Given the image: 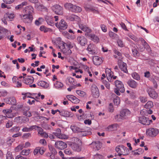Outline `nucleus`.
<instances>
[{
	"mask_svg": "<svg viewBox=\"0 0 159 159\" xmlns=\"http://www.w3.org/2000/svg\"><path fill=\"white\" fill-rule=\"evenodd\" d=\"M130 113V111L128 109H124L121 111L120 115L116 116L115 118L117 121H120L124 119L125 116L129 114Z\"/></svg>",
	"mask_w": 159,
	"mask_h": 159,
	"instance_id": "nucleus-1",
	"label": "nucleus"
},
{
	"mask_svg": "<svg viewBox=\"0 0 159 159\" xmlns=\"http://www.w3.org/2000/svg\"><path fill=\"white\" fill-rule=\"evenodd\" d=\"M21 20L25 23H31L33 20V15L25 14V15H20Z\"/></svg>",
	"mask_w": 159,
	"mask_h": 159,
	"instance_id": "nucleus-2",
	"label": "nucleus"
},
{
	"mask_svg": "<svg viewBox=\"0 0 159 159\" xmlns=\"http://www.w3.org/2000/svg\"><path fill=\"white\" fill-rule=\"evenodd\" d=\"M158 129L156 128H150L147 129L146 131L147 135H148L150 137H153L156 136L159 133Z\"/></svg>",
	"mask_w": 159,
	"mask_h": 159,
	"instance_id": "nucleus-3",
	"label": "nucleus"
},
{
	"mask_svg": "<svg viewBox=\"0 0 159 159\" xmlns=\"http://www.w3.org/2000/svg\"><path fill=\"white\" fill-rule=\"evenodd\" d=\"M92 95L94 98H97L99 96V92L97 87L95 84H93L91 87Z\"/></svg>",
	"mask_w": 159,
	"mask_h": 159,
	"instance_id": "nucleus-4",
	"label": "nucleus"
},
{
	"mask_svg": "<svg viewBox=\"0 0 159 159\" xmlns=\"http://www.w3.org/2000/svg\"><path fill=\"white\" fill-rule=\"evenodd\" d=\"M139 121L143 125H149L152 121L151 120H149L148 118L142 116L139 117Z\"/></svg>",
	"mask_w": 159,
	"mask_h": 159,
	"instance_id": "nucleus-5",
	"label": "nucleus"
},
{
	"mask_svg": "<svg viewBox=\"0 0 159 159\" xmlns=\"http://www.w3.org/2000/svg\"><path fill=\"white\" fill-rule=\"evenodd\" d=\"M147 91L149 96L151 98L153 99H156L157 98L158 96V94L152 88H148Z\"/></svg>",
	"mask_w": 159,
	"mask_h": 159,
	"instance_id": "nucleus-6",
	"label": "nucleus"
},
{
	"mask_svg": "<svg viewBox=\"0 0 159 159\" xmlns=\"http://www.w3.org/2000/svg\"><path fill=\"white\" fill-rule=\"evenodd\" d=\"M55 25L60 30H64L66 29L67 27L66 22L63 20H61L59 23H56Z\"/></svg>",
	"mask_w": 159,
	"mask_h": 159,
	"instance_id": "nucleus-7",
	"label": "nucleus"
},
{
	"mask_svg": "<svg viewBox=\"0 0 159 159\" xmlns=\"http://www.w3.org/2000/svg\"><path fill=\"white\" fill-rule=\"evenodd\" d=\"M55 147L60 150L65 149L67 147V144L61 141L56 142L55 144Z\"/></svg>",
	"mask_w": 159,
	"mask_h": 159,
	"instance_id": "nucleus-8",
	"label": "nucleus"
},
{
	"mask_svg": "<svg viewBox=\"0 0 159 159\" xmlns=\"http://www.w3.org/2000/svg\"><path fill=\"white\" fill-rule=\"evenodd\" d=\"M53 11L58 15H62L63 14V7L58 5H56L53 7Z\"/></svg>",
	"mask_w": 159,
	"mask_h": 159,
	"instance_id": "nucleus-9",
	"label": "nucleus"
},
{
	"mask_svg": "<svg viewBox=\"0 0 159 159\" xmlns=\"http://www.w3.org/2000/svg\"><path fill=\"white\" fill-rule=\"evenodd\" d=\"M115 84L116 88L119 90L120 91L121 93H124L125 91V89L124 87V85L122 82L116 80L115 82Z\"/></svg>",
	"mask_w": 159,
	"mask_h": 159,
	"instance_id": "nucleus-10",
	"label": "nucleus"
},
{
	"mask_svg": "<svg viewBox=\"0 0 159 159\" xmlns=\"http://www.w3.org/2000/svg\"><path fill=\"white\" fill-rule=\"evenodd\" d=\"M118 64L119 66V68L122 71L125 73H128L126 63L124 62L121 60H120L118 61Z\"/></svg>",
	"mask_w": 159,
	"mask_h": 159,
	"instance_id": "nucleus-11",
	"label": "nucleus"
},
{
	"mask_svg": "<svg viewBox=\"0 0 159 159\" xmlns=\"http://www.w3.org/2000/svg\"><path fill=\"white\" fill-rule=\"evenodd\" d=\"M78 43L82 46H84L87 43L86 38L83 36H79L77 38Z\"/></svg>",
	"mask_w": 159,
	"mask_h": 159,
	"instance_id": "nucleus-12",
	"label": "nucleus"
},
{
	"mask_svg": "<svg viewBox=\"0 0 159 159\" xmlns=\"http://www.w3.org/2000/svg\"><path fill=\"white\" fill-rule=\"evenodd\" d=\"M23 82L26 84L30 85L34 82V78L31 76H27L25 77H23Z\"/></svg>",
	"mask_w": 159,
	"mask_h": 159,
	"instance_id": "nucleus-13",
	"label": "nucleus"
},
{
	"mask_svg": "<svg viewBox=\"0 0 159 159\" xmlns=\"http://www.w3.org/2000/svg\"><path fill=\"white\" fill-rule=\"evenodd\" d=\"M70 146L72 149L74 151L79 152L81 150V146L75 143H71Z\"/></svg>",
	"mask_w": 159,
	"mask_h": 159,
	"instance_id": "nucleus-14",
	"label": "nucleus"
},
{
	"mask_svg": "<svg viewBox=\"0 0 159 159\" xmlns=\"http://www.w3.org/2000/svg\"><path fill=\"white\" fill-rule=\"evenodd\" d=\"M34 9L33 7L31 6H26L23 9L24 13L26 14L33 15L34 13Z\"/></svg>",
	"mask_w": 159,
	"mask_h": 159,
	"instance_id": "nucleus-15",
	"label": "nucleus"
},
{
	"mask_svg": "<svg viewBox=\"0 0 159 159\" xmlns=\"http://www.w3.org/2000/svg\"><path fill=\"white\" fill-rule=\"evenodd\" d=\"M91 145L93 147V148L95 150H98L101 148L102 146V143L99 141H95L93 142Z\"/></svg>",
	"mask_w": 159,
	"mask_h": 159,
	"instance_id": "nucleus-16",
	"label": "nucleus"
},
{
	"mask_svg": "<svg viewBox=\"0 0 159 159\" xmlns=\"http://www.w3.org/2000/svg\"><path fill=\"white\" fill-rule=\"evenodd\" d=\"M66 98L74 103L77 104L80 102V100L79 99L72 95H67Z\"/></svg>",
	"mask_w": 159,
	"mask_h": 159,
	"instance_id": "nucleus-17",
	"label": "nucleus"
},
{
	"mask_svg": "<svg viewBox=\"0 0 159 159\" xmlns=\"http://www.w3.org/2000/svg\"><path fill=\"white\" fill-rule=\"evenodd\" d=\"M87 36L89 39L93 41L94 42L96 43H98L99 41V39L98 37L93 34H88Z\"/></svg>",
	"mask_w": 159,
	"mask_h": 159,
	"instance_id": "nucleus-18",
	"label": "nucleus"
},
{
	"mask_svg": "<svg viewBox=\"0 0 159 159\" xmlns=\"http://www.w3.org/2000/svg\"><path fill=\"white\" fill-rule=\"evenodd\" d=\"M2 112L5 114L7 118H11L13 117V116L12 113V110L11 109H7L3 110Z\"/></svg>",
	"mask_w": 159,
	"mask_h": 159,
	"instance_id": "nucleus-19",
	"label": "nucleus"
},
{
	"mask_svg": "<svg viewBox=\"0 0 159 159\" xmlns=\"http://www.w3.org/2000/svg\"><path fill=\"white\" fill-rule=\"evenodd\" d=\"M93 61L94 64L99 65L102 62V60L98 56H94L93 57Z\"/></svg>",
	"mask_w": 159,
	"mask_h": 159,
	"instance_id": "nucleus-20",
	"label": "nucleus"
},
{
	"mask_svg": "<svg viewBox=\"0 0 159 159\" xmlns=\"http://www.w3.org/2000/svg\"><path fill=\"white\" fill-rule=\"evenodd\" d=\"M80 117L81 118L82 117V119H84L90 117L91 118V119H92L94 117L88 111H85L82 115L80 116Z\"/></svg>",
	"mask_w": 159,
	"mask_h": 159,
	"instance_id": "nucleus-21",
	"label": "nucleus"
},
{
	"mask_svg": "<svg viewBox=\"0 0 159 159\" xmlns=\"http://www.w3.org/2000/svg\"><path fill=\"white\" fill-rule=\"evenodd\" d=\"M105 72L107 80L111 82L113 72L108 68L106 69Z\"/></svg>",
	"mask_w": 159,
	"mask_h": 159,
	"instance_id": "nucleus-22",
	"label": "nucleus"
},
{
	"mask_svg": "<svg viewBox=\"0 0 159 159\" xmlns=\"http://www.w3.org/2000/svg\"><path fill=\"white\" fill-rule=\"evenodd\" d=\"M75 5L70 3H66L64 4L65 8L69 11L73 12Z\"/></svg>",
	"mask_w": 159,
	"mask_h": 159,
	"instance_id": "nucleus-23",
	"label": "nucleus"
},
{
	"mask_svg": "<svg viewBox=\"0 0 159 159\" xmlns=\"http://www.w3.org/2000/svg\"><path fill=\"white\" fill-rule=\"evenodd\" d=\"M7 103L9 104L15 105L16 103V100L14 97L7 98L5 99Z\"/></svg>",
	"mask_w": 159,
	"mask_h": 159,
	"instance_id": "nucleus-24",
	"label": "nucleus"
},
{
	"mask_svg": "<svg viewBox=\"0 0 159 159\" xmlns=\"http://www.w3.org/2000/svg\"><path fill=\"white\" fill-rule=\"evenodd\" d=\"M22 109L23 110V113L24 116L28 117H30L32 116L31 112L29 111L30 110V108L29 107H23L22 108Z\"/></svg>",
	"mask_w": 159,
	"mask_h": 159,
	"instance_id": "nucleus-25",
	"label": "nucleus"
},
{
	"mask_svg": "<svg viewBox=\"0 0 159 159\" xmlns=\"http://www.w3.org/2000/svg\"><path fill=\"white\" fill-rule=\"evenodd\" d=\"M127 84L130 87L134 89L137 86V82L132 79L129 80L127 81Z\"/></svg>",
	"mask_w": 159,
	"mask_h": 159,
	"instance_id": "nucleus-26",
	"label": "nucleus"
},
{
	"mask_svg": "<svg viewBox=\"0 0 159 159\" xmlns=\"http://www.w3.org/2000/svg\"><path fill=\"white\" fill-rule=\"evenodd\" d=\"M45 19L48 24L51 26H53L54 25V20L52 17L46 16H45Z\"/></svg>",
	"mask_w": 159,
	"mask_h": 159,
	"instance_id": "nucleus-27",
	"label": "nucleus"
},
{
	"mask_svg": "<svg viewBox=\"0 0 159 159\" xmlns=\"http://www.w3.org/2000/svg\"><path fill=\"white\" fill-rule=\"evenodd\" d=\"M37 84L38 86L41 87L44 89H47L49 86V84L43 81H39Z\"/></svg>",
	"mask_w": 159,
	"mask_h": 159,
	"instance_id": "nucleus-28",
	"label": "nucleus"
},
{
	"mask_svg": "<svg viewBox=\"0 0 159 159\" xmlns=\"http://www.w3.org/2000/svg\"><path fill=\"white\" fill-rule=\"evenodd\" d=\"M80 28L83 31L87 33H90L91 30L86 25L83 24H80L79 25Z\"/></svg>",
	"mask_w": 159,
	"mask_h": 159,
	"instance_id": "nucleus-29",
	"label": "nucleus"
},
{
	"mask_svg": "<svg viewBox=\"0 0 159 159\" xmlns=\"http://www.w3.org/2000/svg\"><path fill=\"white\" fill-rule=\"evenodd\" d=\"M70 128L74 132H80L84 130V129L80 128L75 125H71Z\"/></svg>",
	"mask_w": 159,
	"mask_h": 159,
	"instance_id": "nucleus-30",
	"label": "nucleus"
},
{
	"mask_svg": "<svg viewBox=\"0 0 159 159\" xmlns=\"http://www.w3.org/2000/svg\"><path fill=\"white\" fill-rule=\"evenodd\" d=\"M5 17L7 20L11 21L14 18L15 16L13 13L7 12L4 14Z\"/></svg>",
	"mask_w": 159,
	"mask_h": 159,
	"instance_id": "nucleus-31",
	"label": "nucleus"
},
{
	"mask_svg": "<svg viewBox=\"0 0 159 159\" xmlns=\"http://www.w3.org/2000/svg\"><path fill=\"white\" fill-rule=\"evenodd\" d=\"M87 50L88 51L89 54L93 55L96 54L95 51L93 49V45L91 43L89 45Z\"/></svg>",
	"mask_w": 159,
	"mask_h": 159,
	"instance_id": "nucleus-32",
	"label": "nucleus"
},
{
	"mask_svg": "<svg viewBox=\"0 0 159 159\" xmlns=\"http://www.w3.org/2000/svg\"><path fill=\"white\" fill-rule=\"evenodd\" d=\"M60 114L61 116L68 117L70 115V112L64 110L60 111Z\"/></svg>",
	"mask_w": 159,
	"mask_h": 159,
	"instance_id": "nucleus-33",
	"label": "nucleus"
},
{
	"mask_svg": "<svg viewBox=\"0 0 159 159\" xmlns=\"http://www.w3.org/2000/svg\"><path fill=\"white\" fill-rule=\"evenodd\" d=\"M61 130L60 129H57V132H54L53 134L57 138L61 139H65V138L64 135H62L60 133Z\"/></svg>",
	"mask_w": 159,
	"mask_h": 159,
	"instance_id": "nucleus-34",
	"label": "nucleus"
},
{
	"mask_svg": "<svg viewBox=\"0 0 159 159\" xmlns=\"http://www.w3.org/2000/svg\"><path fill=\"white\" fill-rule=\"evenodd\" d=\"M77 17V16L74 14L69 15L66 16L67 19L71 21L75 20Z\"/></svg>",
	"mask_w": 159,
	"mask_h": 159,
	"instance_id": "nucleus-35",
	"label": "nucleus"
},
{
	"mask_svg": "<svg viewBox=\"0 0 159 159\" xmlns=\"http://www.w3.org/2000/svg\"><path fill=\"white\" fill-rule=\"evenodd\" d=\"M116 125L115 124H113L109 125L106 128V130L107 131H112L116 129Z\"/></svg>",
	"mask_w": 159,
	"mask_h": 159,
	"instance_id": "nucleus-36",
	"label": "nucleus"
},
{
	"mask_svg": "<svg viewBox=\"0 0 159 159\" xmlns=\"http://www.w3.org/2000/svg\"><path fill=\"white\" fill-rule=\"evenodd\" d=\"M36 127V126H34V125H32L30 126L29 128H27L25 127L23 128L22 130V131L24 132H30L32 131L34 129V127Z\"/></svg>",
	"mask_w": 159,
	"mask_h": 159,
	"instance_id": "nucleus-37",
	"label": "nucleus"
},
{
	"mask_svg": "<svg viewBox=\"0 0 159 159\" xmlns=\"http://www.w3.org/2000/svg\"><path fill=\"white\" fill-rule=\"evenodd\" d=\"M62 51L64 54L66 55H70L72 53L70 49L66 48H63Z\"/></svg>",
	"mask_w": 159,
	"mask_h": 159,
	"instance_id": "nucleus-38",
	"label": "nucleus"
},
{
	"mask_svg": "<svg viewBox=\"0 0 159 159\" xmlns=\"http://www.w3.org/2000/svg\"><path fill=\"white\" fill-rule=\"evenodd\" d=\"M153 106V103L151 101H148L144 106V107L147 109H150Z\"/></svg>",
	"mask_w": 159,
	"mask_h": 159,
	"instance_id": "nucleus-39",
	"label": "nucleus"
},
{
	"mask_svg": "<svg viewBox=\"0 0 159 159\" xmlns=\"http://www.w3.org/2000/svg\"><path fill=\"white\" fill-rule=\"evenodd\" d=\"M81 132L80 135L82 136H85L88 135H91L92 132L90 130L84 131V129Z\"/></svg>",
	"mask_w": 159,
	"mask_h": 159,
	"instance_id": "nucleus-40",
	"label": "nucleus"
},
{
	"mask_svg": "<svg viewBox=\"0 0 159 159\" xmlns=\"http://www.w3.org/2000/svg\"><path fill=\"white\" fill-rule=\"evenodd\" d=\"M67 80L70 83V85L72 86H75V79L71 77H69L67 79Z\"/></svg>",
	"mask_w": 159,
	"mask_h": 159,
	"instance_id": "nucleus-41",
	"label": "nucleus"
},
{
	"mask_svg": "<svg viewBox=\"0 0 159 159\" xmlns=\"http://www.w3.org/2000/svg\"><path fill=\"white\" fill-rule=\"evenodd\" d=\"M143 46L144 47V49H146L148 54H150L152 53V50L150 47L148 43L144 45Z\"/></svg>",
	"mask_w": 159,
	"mask_h": 159,
	"instance_id": "nucleus-42",
	"label": "nucleus"
},
{
	"mask_svg": "<svg viewBox=\"0 0 159 159\" xmlns=\"http://www.w3.org/2000/svg\"><path fill=\"white\" fill-rule=\"evenodd\" d=\"M27 2H24L21 3L20 4H19L15 7V9L16 10H18L20 8H22L23 6L27 5Z\"/></svg>",
	"mask_w": 159,
	"mask_h": 159,
	"instance_id": "nucleus-43",
	"label": "nucleus"
},
{
	"mask_svg": "<svg viewBox=\"0 0 159 159\" xmlns=\"http://www.w3.org/2000/svg\"><path fill=\"white\" fill-rule=\"evenodd\" d=\"M48 147L51 153V154L53 155H56L57 154V152L54 147L52 146H49Z\"/></svg>",
	"mask_w": 159,
	"mask_h": 159,
	"instance_id": "nucleus-44",
	"label": "nucleus"
},
{
	"mask_svg": "<svg viewBox=\"0 0 159 159\" xmlns=\"http://www.w3.org/2000/svg\"><path fill=\"white\" fill-rule=\"evenodd\" d=\"M30 149H23L20 152V154L22 155L27 156L30 154Z\"/></svg>",
	"mask_w": 159,
	"mask_h": 159,
	"instance_id": "nucleus-45",
	"label": "nucleus"
},
{
	"mask_svg": "<svg viewBox=\"0 0 159 159\" xmlns=\"http://www.w3.org/2000/svg\"><path fill=\"white\" fill-rule=\"evenodd\" d=\"M131 75L132 77L134 79L139 80L140 79V77L137 73L136 72H134Z\"/></svg>",
	"mask_w": 159,
	"mask_h": 159,
	"instance_id": "nucleus-46",
	"label": "nucleus"
},
{
	"mask_svg": "<svg viewBox=\"0 0 159 159\" xmlns=\"http://www.w3.org/2000/svg\"><path fill=\"white\" fill-rule=\"evenodd\" d=\"M54 86L57 89H60L62 88L63 86V84L61 82L57 81L54 84Z\"/></svg>",
	"mask_w": 159,
	"mask_h": 159,
	"instance_id": "nucleus-47",
	"label": "nucleus"
},
{
	"mask_svg": "<svg viewBox=\"0 0 159 159\" xmlns=\"http://www.w3.org/2000/svg\"><path fill=\"white\" fill-rule=\"evenodd\" d=\"M20 129L19 127L16 126L12 127L10 130V131L11 132H18Z\"/></svg>",
	"mask_w": 159,
	"mask_h": 159,
	"instance_id": "nucleus-48",
	"label": "nucleus"
},
{
	"mask_svg": "<svg viewBox=\"0 0 159 159\" xmlns=\"http://www.w3.org/2000/svg\"><path fill=\"white\" fill-rule=\"evenodd\" d=\"M39 29L41 31H43L45 33L48 32L50 30V29L47 28L44 25L41 26Z\"/></svg>",
	"mask_w": 159,
	"mask_h": 159,
	"instance_id": "nucleus-49",
	"label": "nucleus"
},
{
	"mask_svg": "<svg viewBox=\"0 0 159 159\" xmlns=\"http://www.w3.org/2000/svg\"><path fill=\"white\" fill-rule=\"evenodd\" d=\"M132 52L133 55L135 57H138L139 55V53L136 49H132Z\"/></svg>",
	"mask_w": 159,
	"mask_h": 159,
	"instance_id": "nucleus-50",
	"label": "nucleus"
},
{
	"mask_svg": "<svg viewBox=\"0 0 159 159\" xmlns=\"http://www.w3.org/2000/svg\"><path fill=\"white\" fill-rule=\"evenodd\" d=\"M34 126H36V127H34V129L36 130V128H38V134H39L41 135L44 132H43V129L41 127L36 125H34Z\"/></svg>",
	"mask_w": 159,
	"mask_h": 159,
	"instance_id": "nucleus-51",
	"label": "nucleus"
},
{
	"mask_svg": "<svg viewBox=\"0 0 159 159\" xmlns=\"http://www.w3.org/2000/svg\"><path fill=\"white\" fill-rule=\"evenodd\" d=\"M38 9L41 11H48L47 8L43 5H40L38 6Z\"/></svg>",
	"mask_w": 159,
	"mask_h": 159,
	"instance_id": "nucleus-52",
	"label": "nucleus"
},
{
	"mask_svg": "<svg viewBox=\"0 0 159 159\" xmlns=\"http://www.w3.org/2000/svg\"><path fill=\"white\" fill-rule=\"evenodd\" d=\"M82 10L81 8L80 7L75 5L73 12L77 13L80 12Z\"/></svg>",
	"mask_w": 159,
	"mask_h": 159,
	"instance_id": "nucleus-53",
	"label": "nucleus"
},
{
	"mask_svg": "<svg viewBox=\"0 0 159 159\" xmlns=\"http://www.w3.org/2000/svg\"><path fill=\"white\" fill-rule=\"evenodd\" d=\"M120 98L117 97L116 98H114V102L115 105H118L120 103Z\"/></svg>",
	"mask_w": 159,
	"mask_h": 159,
	"instance_id": "nucleus-54",
	"label": "nucleus"
},
{
	"mask_svg": "<svg viewBox=\"0 0 159 159\" xmlns=\"http://www.w3.org/2000/svg\"><path fill=\"white\" fill-rule=\"evenodd\" d=\"M129 37L135 42L137 43L139 42V38L134 35H129Z\"/></svg>",
	"mask_w": 159,
	"mask_h": 159,
	"instance_id": "nucleus-55",
	"label": "nucleus"
},
{
	"mask_svg": "<svg viewBox=\"0 0 159 159\" xmlns=\"http://www.w3.org/2000/svg\"><path fill=\"white\" fill-rule=\"evenodd\" d=\"M76 93L81 97H84L85 95V93L84 92L80 90H77Z\"/></svg>",
	"mask_w": 159,
	"mask_h": 159,
	"instance_id": "nucleus-56",
	"label": "nucleus"
},
{
	"mask_svg": "<svg viewBox=\"0 0 159 159\" xmlns=\"http://www.w3.org/2000/svg\"><path fill=\"white\" fill-rule=\"evenodd\" d=\"M150 80L153 83L154 87L157 88V84L155 79L153 78H151Z\"/></svg>",
	"mask_w": 159,
	"mask_h": 159,
	"instance_id": "nucleus-57",
	"label": "nucleus"
},
{
	"mask_svg": "<svg viewBox=\"0 0 159 159\" xmlns=\"http://www.w3.org/2000/svg\"><path fill=\"white\" fill-rule=\"evenodd\" d=\"M120 146H118L116 147V151L118 153V155H117L119 156H121L122 155L121 150L120 148Z\"/></svg>",
	"mask_w": 159,
	"mask_h": 159,
	"instance_id": "nucleus-58",
	"label": "nucleus"
},
{
	"mask_svg": "<svg viewBox=\"0 0 159 159\" xmlns=\"http://www.w3.org/2000/svg\"><path fill=\"white\" fill-rule=\"evenodd\" d=\"M6 30L4 28H1L0 29V40L4 37L3 31Z\"/></svg>",
	"mask_w": 159,
	"mask_h": 159,
	"instance_id": "nucleus-59",
	"label": "nucleus"
},
{
	"mask_svg": "<svg viewBox=\"0 0 159 159\" xmlns=\"http://www.w3.org/2000/svg\"><path fill=\"white\" fill-rule=\"evenodd\" d=\"M103 83L106 88L109 89L110 88V84L109 82L106 80H103Z\"/></svg>",
	"mask_w": 159,
	"mask_h": 159,
	"instance_id": "nucleus-60",
	"label": "nucleus"
},
{
	"mask_svg": "<svg viewBox=\"0 0 159 159\" xmlns=\"http://www.w3.org/2000/svg\"><path fill=\"white\" fill-rule=\"evenodd\" d=\"M6 157L7 159H14L12 156L11 153L10 152H7Z\"/></svg>",
	"mask_w": 159,
	"mask_h": 159,
	"instance_id": "nucleus-61",
	"label": "nucleus"
},
{
	"mask_svg": "<svg viewBox=\"0 0 159 159\" xmlns=\"http://www.w3.org/2000/svg\"><path fill=\"white\" fill-rule=\"evenodd\" d=\"M23 148V146L21 145H19L15 148V152H18L20 150H22Z\"/></svg>",
	"mask_w": 159,
	"mask_h": 159,
	"instance_id": "nucleus-62",
	"label": "nucleus"
},
{
	"mask_svg": "<svg viewBox=\"0 0 159 159\" xmlns=\"http://www.w3.org/2000/svg\"><path fill=\"white\" fill-rule=\"evenodd\" d=\"M31 136V134L30 133H26L24 134L22 136L23 139H27L30 137Z\"/></svg>",
	"mask_w": 159,
	"mask_h": 159,
	"instance_id": "nucleus-63",
	"label": "nucleus"
},
{
	"mask_svg": "<svg viewBox=\"0 0 159 159\" xmlns=\"http://www.w3.org/2000/svg\"><path fill=\"white\" fill-rule=\"evenodd\" d=\"M109 34L110 37L112 39L115 38L116 34L114 33V32L110 31L109 32Z\"/></svg>",
	"mask_w": 159,
	"mask_h": 159,
	"instance_id": "nucleus-64",
	"label": "nucleus"
}]
</instances>
